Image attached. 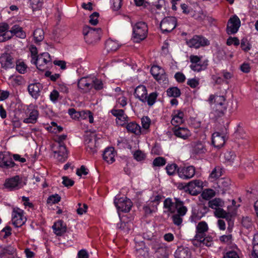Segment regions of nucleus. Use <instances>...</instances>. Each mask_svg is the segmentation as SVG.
<instances>
[{"label":"nucleus","instance_id":"nucleus-6","mask_svg":"<svg viewBox=\"0 0 258 258\" xmlns=\"http://www.w3.org/2000/svg\"><path fill=\"white\" fill-rule=\"evenodd\" d=\"M97 135L94 133H91L86 135L85 137V144L87 152L90 154H94L97 152L98 146Z\"/></svg>","mask_w":258,"mask_h":258},{"label":"nucleus","instance_id":"nucleus-9","mask_svg":"<svg viewBox=\"0 0 258 258\" xmlns=\"http://www.w3.org/2000/svg\"><path fill=\"white\" fill-rule=\"evenodd\" d=\"M176 19L174 17H166L160 22V27L163 33L170 32L176 27Z\"/></svg>","mask_w":258,"mask_h":258},{"label":"nucleus","instance_id":"nucleus-31","mask_svg":"<svg viewBox=\"0 0 258 258\" xmlns=\"http://www.w3.org/2000/svg\"><path fill=\"white\" fill-rule=\"evenodd\" d=\"M115 153L113 148H107L105 149L103 154V159L108 163H112L115 161Z\"/></svg>","mask_w":258,"mask_h":258},{"label":"nucleus","instance_id":"nucleus-10","mask_svg":"<svg viewBox=\"0 0 258 258\" xmlns=\"http://www.w3.org/2000/svg\"><path fill=\"white\" fill-rule=\"evenodd\" d=\"M23 211L18 208L13 209L12 212V223L16 227H20L23 225L26 221V218L24 216Z\"/></svg>","mask_w":258,"mask_h":258},{"label":"nucleus","instance_id":"nucleus-59","mask_svg":"<svg viewBox=\"0 0 258 258\" xmlns=\"http://www.w3.org/2000/svg\"><path fill=\"white\" fill-rule=\"evenodd\" d=\"M99 14L97 12H94L90 16L89 22L91 25H96L98 23V18Z\"/></svg>","mask_w":258,"mask_h":258},{"label":"nucleus","instance_id":"nucleus-49","mask_svg":"<svg viewBox=\"0 0 258 258\" xmlns=\"http://www.w3.org/2000/svg\"><path fill=\"white\" fill-rule=\"evenodd\" d=\"M158 96L157 92H152L149 94L148 96H147L146 102L149 106H152L155 102Z\"/></svg>","mask_w":258,"mask_h":258},{"label":"nucleus","instance_id":"nucleus-24","mask_svg":"<svg viewBox=\"0 0 258 258\" xmlns=\"http://www.w3.org/2000/svg\"><path fill=\"white\" fill-rule=\"evenodd\" d=\"M78 87L83 90V92H87L93 87L92 79L82 78L78 82Z\"/></svg>","mask_w":258,"mask_h":258},{"label":"nucleus","instance_id":"nucleus-33","mask_svg":"<svg viewBox=\"0 0 258 258\" xmlns=\"http://www.w3.org/2000/svg\"><path fill=\"white\" fill-rule=\"evenodd\" d=\"M175 258H190L191 252L187 247H178L174 253Z\"/></svg>","mask_w":258,"mask_h":258},{"label":"nucleus","instance_id":"nucleus-57","mask_svg":"<svg viewBox=\"0 0 258 258\" xmlns=\"http://www.w3.org/2000/svg\"><path fill=\"white\" fill-rule=\"evenodd\" d=\"M142 127L145 130H148L151 124V119L148 116H144L141 119Z\"/></svg>","mask_w":258,"mask_h":258},{"label":"nucleus","instance_id":"nucleus-51","mask_svg":"<svg viewBox=\"0 0 258 258\" xmlns=\"http://www.w3.org/2000/svg\"><path fill=\"white\" fill-rule=\"evenodd\" d=\"M134 158L138 161L144 160L146 158V155L142 151L138 150L135 151L133 154Z\"/></svg>","mask_w":258,"mask_h":258},{"label":"nucleus","instance_id":"nucleus-18","mask_svg":"<svg viewBox=\"0 0 258 258\" xmlns=\"http://www.w3.org/2000/svg\"><path fill=\"white\" fill-rule=\"evenodd\" d=\"M240 26V21L239 18L234 15L228 20L227 26V32L229 34L236 33Z\"/></svg>","mask_w":258,"mask_h":258},{"label":"nucleus","instance_id":"nucleus-56","mask_svg":"<svg viewBox=\"0 0 258 258\" xmlns=\"http://www.w3.org/2000/svg\"><path fill=\"white\" fill-rule=\"evenodd\" d=\"M215 195V191L211 189H206L202 194L203 198L206 200H209L214 197Z\"/></svg>","mask_w":258,"mask_h":258},{"label":"nucleus","instance_id":"nucleus-5","mask_svg":"<svg viewBox=\"0 0 258 258\" xmlns=\"http://www.w3.org/2000/svg\"><path fill=\"white\" fill-rule=\"evenodd\" d=\"M151 246L155 251L157 258H168L169 250L165 244L160 240L155 239L151 242Z\"/></svg>","mask_w":258,"mask_h":258},{"label":"nucleus","instance_id":"nucleus-61","mask_svg":"<svg viewBox=\"0 0 258 258\" xmlns=\"http://www.w3.org/2000/svg\"><path fill=\"white\" fill-rule=\"evenodd\" d=\"M27 69L26 65L24 62H19L17 63L16 70L20 74H24Z\"/></svg>","mask_w":258,"mask_h":258},{"label":"nucleus","instance_id":"nucleus-58","mask_svg":"<svg viewBox=\"0 0 258 258\" xmlns=\"http://www.w3.org/2000/svg\"><path fill=\"white\" fill-rule=\"evenodd\" d=\"M136 254L139 258H146L148 256L147 250L145 248L136 249Z\"/></svg>","mask_w":258,"mask_h":258},{"label":"nucleus","instance_id":"nucleus-12","mask_svg":"<svg viewBox=\"0 0 258 258\" xmlns=\"http://www.w3.org/2000/svg\"><path fill=\"white\" fill-rule=\"evenodd\" d=\"M187 45L190 47L198 48L201 46H205L209 44V41L205 37L200 35H195L194 37L186 40Z\"/></svg>","mask_w":258,"mask_h":258},{"label":"nucleus","instance_id":"nucleus-20","mask_svg":"<svg viewBox=\"0 0 258 258\" xmlns=\"http://www.w3.org/2000/svg\"><path fill=\"white\" fill-rule=\"evenodd\" d=\"M112 114L116 117V123L119 125L123 126L127 121L126 120L128 117L124 113L123 109H112L111 110Z\"/></svg>","mask_w":258,"mask_h":258},{"label":"nucleus","instance_id":"nucleus-44","mask_svg":"<svg viewBox=\"0 0 258 258\" xmlns=\"http://www.w3.org/2000/svg\"><path fill=\"white\" fill-rule=\"evenodd\" d=\"M195 240L202 243L207 246H211L213 244L212 237L209 235L206 236V234L204 235L202 238Z\"/></svg>","mask_w":258,"mask_h":258},{"label":"nucleus","instance_id":"nucleus-8","mask_svg":"<svg viewBox=\"0 0 258 258\" xmlns=\"http://www.w3.org/2000/svg\"><path fill=\"white\" fill-rule=\"evenodd\" d=\"M215 109L213 113L216 117H221L224 114L227 109L226 99L224 96H217L216 97Z\"/></svg>","mask_w":258,"mask_h":258},{"label":"nucleus","instance_id":"nucleus-54","mask_svg":"<svg viewBox=\"0 0 258 258\" xmlns=\"http://www.w3.org/2000/svg\"><path fill=\"white\" fill-rule=\"evenodd\" d=\"M177 166L176 164H172L170 165H167L166 167L167 173L169 175H173L175 171H177Z\"/></svg>","mask_w":258,"mask_h":258},{"label":"nucleus","instance_id":"nucleus-55","mask_svg":"<svg viewBox=\"0 0 258 258\" xmlns=\"http://www.w3.org/2000/svg\"><path fill=\"white\" fill-rule=\"evenodd\" d=\"M166 164V160L164 158L162 157H158L156 158L153 162V164L154 166H161Z\"/></svg>","mask_w":258,"mask_h":258},{"label":"nucleus","instance_id":"nucleus-21","mask_svg":"<svg viewBox=\"0 0 258 258\" xmlns=\"http://www.w3.org/2000/svg\"><path fill=\"white\" fill-rule=\"evenodd\" d=\"M212 142L215 147L220 148L225 144V136L219 132L214 133L212 135Z\"/></svg>","mask_w":258,"mask_h":258},{"label":"nucleus","instance_id":"nucleus-23","mask_svg":"<svg viewBox=\"0 0 258 258\" xmlns=\"http://www.w3.org/2000/svg\"><path fill=\"white\" fill-rule=\"evenodd\" d=\"M134 95L142 102H146L147 100V90L143 85L138 86L135 90Z\"/></svg>","mask_w":258,"mask_h":258},{"label":"nucleus","instance_id":"nucleus-37","mask_svg":"<svg viewBox=\"0 0 258 258\" xmlns=\"http://www.w3.org/2000/svg\"><path fill=\"white\" fill-rule=\"evenodd\" d=\"M126 128L127 131L135 134L136 135H139L141 134V128L140 126L134 122L128 123Z\"/></svg>","mask_w":258,"mask_h":258},{"label":"nucleus","instance_id":"nucleus-45","mask_svg":"<svg viewBox=\"0 0 258 258\" xmlns=\"http://www.w3.org/2000/svg\"><path fill=\"white\" fill-rule=\"evenodd\" d=\"M33 36L35 42H39L44 39V32L42 29L38 28L33 32Z\"/></svg>","mask_w":258,"mask_h":258},{"label":"nucleus","instance_id":"nucleus-39","mask_svg":"<svg viewBox=\"0 0 258 258\" xmlns=\"http://www.w3.org/2000/svg\"><path fill=\"white\" fill-rule=\"evenodd\" d=\"M214 215L217 218H224L227 220H229L231 218L230 214L221 208L215 210L214 211Z\"/></svg>","mask_w":258,"mask_h":258},{"label":"nucleus","instance_id":"nucleus-38","mask_svg":"<svg viewBox=\"0 0 258 258\" xmlns=\"http://www.w3.org/2000/svg\"><path fill=\"white\" fill-rule=\"evenodd\" d=\"M105 48L108 52L115 51L119 48V45L116 41L109 39L105 42Z\"/></svg>","mask_w":258,"mask_h":258},{"label":"nucleus","instance_id":"nucleus-13","mask_svg":"<svg viewBox=\"0 0 258 258\" xmlns=\"http://www.w3.org/2000/svg\"><path fill=\"white\" fill-rule=\"evenodd\" d=\"M114 203L118 211L124 213L128 212L133 206L132 201L126 198L115 199Z\"/></svg>","mask_w":258,"mask_h":258},{"label":"nucleus","instance_id":"nucleus-62","mask_svg":"<svg viewBox=\"0 0 258 258\" xmlns=\"http://www.w3.org/2000/svg\"><path fill=\"white\" fill-rule=\"evenodd\" d=\"M223 258H239V256L235 251L229 250L224 255Z\"/></svg>","mask_w":258,"mask_h":258},{"label":"nucleus","instance_id":"nucleus-53","mask_svg":"<svg viewBox=\"0 0 258 258\" xmlns=\"http://www.w3.org/2000/svg\"><path fill=\"white\" fill-rule=\"evenodd\" d=\"M61 198L58 194L52 195L49 196L47 200V204H55L60 201Z\"/></svg>","mask_w":258,"mask_h":258},{"label":"nucleus","instance_id":"nucleus-63","mask_svg":"<svg viewBox=\"0 0 258 258\" xmlns=\"http://www.w3.org/2000/svg\"><path fill=\"white\" fill-rule=\"evenodd\" d=\"M187 84L191 88H195L199 85V80L195 78L188 79L187 81Z\"/></svg>","mask_w":258,"mask_h":258},{"label":"nucleus","instance_id":"nucleus-22","mask_svg":"<svg viewBox=\"0 0 258 258\" xmlns=\"http://www.w3.org/2000/svg\"><path fill=\"white\" fill-rule=\"evenodd\" d=\"M208 226L205 221L200 222L196 226V234L195 236V239H201L206 232L208 230Z\"/></svg>","mask_w":258,"mask_h":258},{"label":"nucleus","instance_id":"nucleus-16","mask_svg":"<svg viewBox=\"0 0 258 258\" xmlns=\"http://www.w3.org/2000/svg\"><path fill=\"white\" fill-rule=\"evenodd\" d=\"M4 186L9 190H14L22 187L21 179L18 175L7 179L4 183Z\"/></svg>","mask_w":258,"mask_h":258},{"label":"nucleus","instance_id":"nucleus-41","mask_svg":"<svg viewBox=\"0 0 258 258\" xmlns=\"http://www.w3.org/2000/svg\"><path fill=\"white\" fill-rule=\"evenodd\" d=\"M3 257L6 254L12 255L14 257L17 255V249L15 247L10 245L6 247H3Z\"/></svg>","mask_w":258,"mask_h":258},{"label":"nucleus","instance_id":"nucleus-1","mask_svg":"<svg viewBox=\"0 0 258 258\" xmlns=\"http://www.w3.org/2000/svg\"><path fill=\"white\" fill-rule=\"evenodd\" d=\"M83 33L86 42L93 44L100 40L102 31L101 28H93L87 26L84 28Z\"/></svg>","mask_w":258,"mask_h":258},{"label":"nucleus","instance_id":"nucleus-7","mask_svg":"<svg viewBox=\"0 0 258 258\" xmlns=\"http://www.w3.org/2000/svg\"><path fill=\"white\" fill-rule=\"evenodd\" d=\"M202 57L198 55H191L189 56V60L191 64L190 68L195 72H201L207 69L208 61H202Z\"/></svg>","mask_w":258,"mask_h":258},{"label":"nucleus","instance_id":"nucleus-42","mask_svg":"<svg viewBox=\"0 0 258 258\" xmlns=\"http://www.w3.org/2000/svg\"><path fill=\"white\" fill-rule=\"evenodd\" d=\"M166 92L168 96L174 98L178 97L181 95L180 89L176 87L168 88Z\"/></svg>","mask_w":258,"mask_h":258},{"label":"nucleus","instance_id":"nucleus-48","mask_svg":"<svg viewBox=\"0 0 258 258\" xmlns=\"http://www.w3.org/2000/svg\"><path fill=\"white\" fill-rule=\"evenodd\" d=\"M33 11L39 10L42 5L43 0H28Z\"/></svg>","mask_w":258,"mask_h":258},{"label":"nucleus","instance_id":"nucleus-29","mask_svg":"<svg viewBox=\"0 0 258 258\" xmlns=\"http://www.w3.org/2000/svg\"><path fill=\"white\" fill-rule=\"evenodd\" d=\"M52 228L55 234L61 236L66 232L67 226L62 220H58L54 223Z\"/></svg>","mask_w":258,"mask_h":258},{"label":"nucleus","instance_id":"nucleus-60","mask_svg":"<svg viewBox=\"0 0 258 258\" xmlns=\"http://www.w3.org/2000/svg\"><path fill=\"white\" fill-rule=\"evenodd\" d=\"M68 113L72 118L80 119L81 111H76L75 109L70 108L69 109Z\"/></svg>","mask_w":258,"mask_h":258},{"label":"nucleus","instance_id":"nucleus-3","mask_svg":"<svg viewBox=\"0 0 258 258\" xmlns=\"http://www.w3.org/2000/svg\"><path fill=\"white\" fill-rule=\"evenodd\" d=\"M148 30V26L146 23L138 22L133 27V37L136 39L137 42H140L146 38Z\"/></svg>","mask_w":258,"mask_h":258},{"label":"nucleus","instance_id":"nucleus-50","mask_svg":"<svg viewBox=\"0 0 258 258\" xmlns=\"http://www.w3.org/2000/svg\"><path fill=\"white\" fill-rule=\"evenodd\" d=\"M240 46L245 52L248 51L251 48V45L246 38H243L241 40Z\"/></svg>","mask_w":258,"mask_h":258},{"label":"nucleus","instance_id":"nucleus-15","mask_svg":"<svg viewBox=\"0 0 258 258\" xmlns=\"http://www.w3.org/2000/svg\"><path fill=\"white\" fill-rule=\"evenodd\" d=\"M196 169L194 166L180 167L177 169V174L183 179H189L194 177Z\"/></svg>","mask_w":258,"mask_h":258},{"label":"nucleus","instance_id":"nucleus-52","mask_svg":"<svg viewBox=\"0 0 258 258\" xmlns=\"http://www.w3.org/2000/svg\"><path fill=\"white\" fill-rule=\"evenodd\" d=\"M93 87L96 90H99L103 88V83L101 80L97 78L92 79Z\"/></svg>","mask_w":258,"mask_h":258},{"label":"nucleus","instance_id":"nucleus-32","mask_svg":"<svg viewBox=\"0 0 258 258\" xmlns=\"http://www.w3.org/2000/svg\"><path fill=\"white\" fill-rule=\"evenodd\" d=\"M41 88V85L39 83L31 84L28 86V90L33 98L37 99L40 95Z\"/></svg>","mask_w":258,"mask_h":258},{"label":"nucleus","instance_id":"nucleus-28","mask_svg":"<svg viewBox=\"0 0 258 258\" xmlns=\"http://www.w3.org/2000/svg\"><path fill=\"white\" fill-rule=\"evenodd\" d=\"M15 164L12 159L8 155L0 153V167L11 168L14 167Z\"/></svg>","mask_w":258,"mask_h":258},{"label":"nucleus","instance_id":"nucleus-43","mask_svg":"<svg viewBox=\"0 0 258 258\" xmlns=\"http://www.w3.org/2000/svg\"><path fill=\"white\" fill-rule=\"evenodd\" d=\"M252 244L253 252L251 258H258V234L254 235Z\"/></svg>","mask_w":258,"mask_h":258},{"label":"nucleus","instance_id":"nucleus-27","mask_svg":"<svg viewBox=\"0 0 258 258\" xmlns=\"http://www.w3.org/2000/svg\"><path fill=\"white\" fill-rule=\"evenodd\" d=\"M0 63L5 69L12 68L14 66L13 58L9 53H4L0 57Z\"/></svg>","mask_w":258,"mask_h":258},{"label":"nucleus","instance_id":"nucleus-2","mask_svg":"<svg viewBox=\"0 0 258 258\" xmlns=\"http://www.w3.org/2000/svg\"><path fill=\"white\" fill-rule=\"evenodd\" d=\"M163 207L167 210L168 212L174 214L180 208L186 207L184 205V202L179 198H174L173 201L172 199L168 198L164 201Z\"/></svg>","mask_w":258,"mask_h":258},{"label":"nucleus","instance_id":"nucleus-19","mask_svg":"<svg viewBox=\"0 0 258 258\" xmlns=\"http://www.w3.org/2000/svg\"><path fill=\"white\" fill-rule=\"evenodd\" d=\"M202 182L199 180H194L189 182L186 186V190L193 196H197L201 192Z\"/></svg>","mask_w":258,"mask_h":258},{"label":"nucleus","instance_id":"nucleus-30","mask_svg":"<svg viewBox=\"0 0 258 258\" xmlns=\"http://www.w3.org/2000/svg\"><path fill=\"white\" fill-rule=\"evenodd\" d=\"M54 156L60 162H64L67 158V149L64 145L60 143L59 149L54 151Z\"/></svg>","mask_w":258,"mask_h":258},{"label":"nucleus","instance_id":"nucleus-26","mask_svg":"<svg viewBox=\"0 0 258 258\" xmlns=\"http://www.w3.org/2000/svg\"><path fill=\"white\" fill-rule=\"evenodd\" d=\"M187 211V209L186 207L180 208L179 210H178L177 212V213H174L171 217L173 223L177 226L180 225L182 222V217L186 214Z\"/></svg>","mask_w":258,"mask_h":258},{"label":"nucleus","instance_id":"nucleus-25","mask_svg":"<svg viewBox=\"0 0 258 258\" xmlns=\"http://www.w3.org/2000/svg\"><path fill=\"white\" fill-rule=\"evenodd\" d=\"M217 184L218 188V192L223 195L226 190L229 189L231 181L228 178H221L218 180Z\"/></svg>","mask_w":258,"mask_h":258},{"label":"nucleus","instance_id":"nucleus-47","mask_svg":"<svg viewBox=\"0 0 258 258\" xmlns=\"http://www.w3.org/2000/svg\"><path fill=\"white\" fill-rule=\"evenodd\" d=\"M222 175V169L219 166H216L212 170L209 177L213 180L219 178Z\"/></svg>","mask_w":258,"mask_h":258},{"label":"nucleus","instance_id":"nucleus-11","mask_svg":"<svg viewBox=\"0 0 258 258\" xmlns=\"http://www.w3.org/2000/svg\"><path fill=\"white\" fill-rule=\"evenodd\" d=\"M27 117L23 119V122L25 123L34 124L37 121L39 116V111L34 108L32 105L27 106L25 111Z\"/></svg>","mask_w":258,"mask_h":258},{"label":"nucleus","instance_id":"nucleus-40","mask_svg":"<svg viewBox=\"0 0 258 258\" xmlns=\"http://www.w3.org/2000/svg\"><path fill=\"white\" fill-rule=\"evenodd\" d=\"M223 205L224 202L219 198H215L208 202L209 207L215 210L222 207Z\"/></svg>","mask_w":258,"mask_h":258},{"label":"nucleus","instance_id":"nucleus-4","mask_svg":"<svg viewBox=\"0 0 258 258\" xmlns=\"http://www.w3.org/2000/svg\"><path fill=\"white\" fill-rule=\"evenodd\" d=\"M9 32L11 34L5 33L0 35V42H5L11 39L14 35L21 39H24L26 37V33L23 31V28L18 25H14Z\"/></svg>","mask_w":258,"mask_h":258},{"label":"nucleus","instance_id":"nucleus-35","mask_svg":"<svg viewBox=\"0 0 258 258\" xmlns=\"http://www.w3.org/2000/svg\"><path fill=\"white\" fill-rule=\"evenodd\" d=\"M206 149L205 146L201 142L194 143L192 145V153L196 155L205 153Z\"/></svg>","mask_w":258,"mask_h":258},{"label":"nucleus","instance_id":"nucleus-36","mask_svg":"<svg viewBox=\"0 0 258 258\" xmlns=\"http://www.w3.org/2000/svg\"><path fill=\"white\" fill-rule=\"evenodd\" d=\"M174 134L176 137L184 140L190 135L189 131L185 127H178L175 129L174 131Z\"/></svg>","mask_w":258,"mask_h":258},{"label":"nucleus","instance_id":"nucleus-17","mask_svg":"<svg viewBox=\"0 0 258 258\" xmlns=\"http://www.w3.org/2000/svg\"><path fill=\"white\" fill-rule=\"evenodd\" d=\"M150 72L154 79L159 83H164L167 81V77L164 70L159 66H153L150 70Z\"/></svg>","mask_w":258,"mask_h":258},{"label":"nucleus","instance_id":"nucleus-14","mask_svg":"<svg viewBox=\"0 0 258 258\" xmlns=\"http://www.w3.org/2000/svg\"><path fill=\"white\" fill-rule=\"evenodd\" d=\"M51 61V58L50 54L48 52H43L39 55L36 59L33 61L37 68L41 71H43L46 69L45 65Z\"/></svg>","mask_w":258,"mask_h":258},{"label":"nucleus","instance_id":"nucleus-64","mask_svg":"<svg viewBox=\"0 0 258 258\" xmlns=\"http://www.w3.org/2000/svg\"><path fill=\"white\" fill-rule=\"evenodd\" d=\"M226 44L228 45H231L232 44H234L235 46H238L240 44V43H239V39L237 37H230L227 40Z\"/></svg>","mask_w":258,"mask_h":258},{"label":"nucleus","instance_id":"nucleus-34","mask_svg":"<svg viewBox=\"0 0 258 258\" xmlns=\"http://www.w3.org/2000/svg\"><path fill=\"white\" fill-rule=\"evenodd\" d=\"M183 112L180 110H175L172 113V119L171 123L174 126L182 123L183 122Z\"/></svg>","mask_w":258,"mask_h":258},{"label":"nucleus","instance_id":"nucleus-46","mask_svg":"<svg viewBox=\"0 0 258 258\" xmlns=\"http://www.w3.org/2000/svg\"><path fill=\"white\" fill-rule=\"evenodd\" d=\"M87 118L89 119L90 123L93 122L94 118L92 113L89 110H82L81 111L80 118V119H86Z\"/></svg>","mask_w":258,"mask_h":258}]
</instances>
